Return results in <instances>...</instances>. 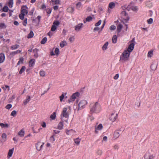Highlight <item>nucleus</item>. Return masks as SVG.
I'll use <instances>...</instances> for the list:
<instances>
[{"instance_id": "nucleus-1", "label": "nucleus", "mask_w": 159, "mask_h": 159, "mask_svg": "<svg viewBox=\"0 0 159 159\" xmlns=\"http://www.w3.org/2000/svg\"><path fill=\"white\" fill-rule=\"evenodd\" d=\"M100 104L98 102H96L90 107V111L92 113H98L101 110Z\"/></svg>"}, {"instance_id": "nucleus-2", "label": "nucleus", "mask_w": 159, "mask_h": 159, "mask_svg": "<svg viewBox=\"0 0 159 159\" xmlns=\"http://www.w3.org/2000/svg\"><path fill=\"white\" fill-rule=\"evenodd\" d=\"M130 53L124 51L120 57V61L122 62H125L129 60Z\"/></svg>"}, {"instance_id": "nucleus-3", "label": "nucleus", "mask_w": 159, "mask_h": 159, "mask_svg": "<svg viewBox=\"0 0 159 159\" xmlns=\"http://www.w3.org/2000/svg\"><path fill=\"white\" fill-rule=\"evenodd\" d=\"M67 108H64L63 109L62 111L61 112V119H62L63 117L68 118L69 116V114L67 111Z\"/></svg>"}, {"instance_id": "nucleus-4", "label": "nucleus", "mask_w": 159, "mask_h": 159, "mask_svg": "<svg viewBox=\"0 0 159 159\" xmlns=\"http://www.w3.org/2000/svg\"><path fill=\"white\" fill-rule=\"evenodd\" d=\"M87 104V102L85 100L80 101L78 104V110L83 109L84 106Z\"/></svg>"}, {"instance_id": "nucleus-5", "label": "nucleus", "mask_w": 159, "mask_h": 159, "mask_svg": "<svg viewBox=\"0 0 159 159\" xmlns=\"http://www.w3.org/2000/svg\"><path fill=\"white\" fill-rule=\"evenodd\" d=\"M79 95L80 93L79 92H76L73 93L72 95L71 98L68 100V101L70 103V102H74L76 98L79 96Z\"/></svg>"}, {"instance_id": "nucleus-6", "label": "nucleus", "mask_w": 159, "mask_h": 159, "mask_svg": "<svg viewBox=\"0 0 159 159\" xmlns=\"http://www.w3.org/2000/svg\"><path fill=\"white\" fill-rule=\"evenodd\" d=\"M120 15L121 17L124 20L127 21L129 20V18L125 11H122Z\"/></svg>"}, {"instance_id": "nucleus-7", "label": "nucleus", "mask_w": 159, "mask_h": 159, "mask_svg": "<svg viewBox=\"0 0 159 159\" xmlns=\"http://www.w3.org/2000/svg\"><path fill=\"white\" fill-rule=\"evenodd\" d=\"M126 9L128 11H129L131 9L134 11L136 12L138 10V8L137 6H132L130 4L127 7Z\"/></svg>"}, {"instance_id": "nucleus-8", "label": "nucleus", "mask_w": 159, "mask_h": 159, "mask_svg": "<svg viewBox=\"0 0 159 159\" xmlns=\"http://www.w3.org/2000/svg\"><path fill=\"white\" fill-rule=\"evenodd\" d=\"M60 23L57 20H55L54 21L53 25H52L51 29V30L52 31H54L57 29V26L59 25Z\"/></svg>"}, {"instance_id": "nucleus-9", "label": "nucleus", "mask_w": 159, "mask_h": 159, "mask_svg": "<svg viewBox=\"0 0 159 159\" xmlns=\"http://www.w3.org/2000/svg\"><path fill=\"white\" fill-rule=\"evenodd\" d=\"M134 43H131L130 45L129 46L127 49L125 50V51H126L130 53L134 49Z\"/></svg>"}, {"instance_id": "nucleus-10", "label": "nucleus", "mask_w": 159, "mask_h": 159, "mask_svg": "<svg viewBox=\"0 0 159 159\" xmlns=\"http://www.w3.org/2000/svg\"><path fill=\"white\" fill-rule=\"evenodd\" d=\"M44 144V143H42L41 142H39L37 143L36 146V148L37 150L39 151H40L42 149Z\"/></svg>"}, {"instance_id": "nucleus-11", "label": "nucleus", "mask_w": 159, "mask_h": 159, "mask_svg": "<svg viewBox=\"0 0 159 159\" xmlns=\"http://www.w3.org/2000/svg\"><path fill=\"white\" fill-rule=\"evenodd\" d=\"M155 156L152 154H146L144 156L145 159H154Z\"/></svg>"}, {"instance_id": "nucleus-12", "label": "nucleus", "mask_w": 159, "mask_h": 159, "mask_svg": "<svg viewBox=\"0 0 159 159\" xmlns=\"http://www.w3.org/2000/svg\"><path fill=\"white\" fill-rule=\"evenodd\" d=\"M117 116V114L112 113L110 117V119L111 121L114 122L116 120Z\"/></svg>"}, {"instance_id": "nucleus-13", "label": "nucleus", "mask_w": 159, "mask_h": 159, "mask_svg": "<svg viewBox=\"0 0 159 159\" xmlns=\"http://www.w3.org/2000/svg\"><path fill=\"white\" fill-rule=\"evenodd\" d=\"M103 126L102 124H100L97 127L95 128V132L96 133H98L99 130H100L102 129Z\"/></svg>"}, {"instance_id": "nucleus-14", "label": "nucleus", "mask_w": 159, "mask_h": 159, "mask_svg": "<svg viewBox=\"0 0 159 159\" xmlns=\"http://www.w3.org/2000/svg\"><path fill=\"white\" fill-rule=\"evenodd\" d=\"M14 150V148H13L11 149H9V151L8 153L7 157L8 158H9L12 156V154L13 153Z\"/></svg>"}, {"instance_id": "nucleus-15", "label": "nucleus", "mask_w": 159, "mask_h": 159, "mask_svg": "<svg viewBox=\"0 0 159 159\" xmlns=\"http://www.w3.org/2000/svg\"><path fill=\"white\" fill-rule=\"evenodd\" d=\"M7 136L5 133L2 134V139L1 140V142L2 143H3L5 142L6 140Z\"/></svg>"}, {"instance_id": "nucleus-16", "label": "nucleus", "mask_w": 159, "mask_h": 159, "mask_svg": "<svg viewBox=\"0 0 159 159\" xmlns=\"http://www.w3.org/2000/svg\"><path fill=\"white\" fill-rule=\"evenodd\" d=\"M5 56L4 54L0 53V63H2L5 60Z\"/></svg>"}, {"instance_id": "nucleus-17", "label": "nucleus", "mask_w": 159, "mask_h": 159, "mask_svg": "<svg viewBox=\"0 0 159 159\" xmlns=\"http://www.w3.org/2000/svg\"><path fill=\"white\" fill-rule=\"evenodd\" d=\"M83 25L82 23H80L75 27V30L77 31H80Z\"/></svg>"}, {"instance_id": "nucleus-18", "label": "nucleus", "mask_w": 159, "mask_h": 159, "mask_svg": "<svg viewBox=\"0 0 159 159\" xmlns=\"http://www.w3.org/2000/svg\"><path fill=\"white\" fill-rule=\"evenodd\" d=\"M30 96H28L26 97V99L24 101L23 104L24 105H26L27 103L30 101Z\"/></svg>"}, {"instance_id": "nucleus-19", "label": "nucleus", "mask_w": 159, "mask_h": 159, "mask_svg": "<svg viewBox=\"0 0 159 159\" xmlns=\"http://www.w3.org/2000/svg\"><path fill=\"white\" fill-rule=\"evenodd\" d=\"M35 60L34 59L30 60L29 62V66L30 67H32L35 63Z\"/></svg>"}, {"instance_id": "nucleus-20", "label": "nucleus", "mask_w": 159, "mask_h": 159, "mask_svg": "<svg viewBox=\"0 0 159 159\" xmlns=\"http://www.w3.org/2000/svg\"><path fill=\"white\" fill-rule=\"evenodd\" d=\"M93 18L91 16H88L85 20H83L84 23H85L87 22H90L92 20Z\"/></svg>"}, {"instance_id": "nucleus-21", "label": "nucleus", "mask_w": 159, "mask_h": 159, "mask_svg": "<svg viewBox=\"0 0 159 159\" xmlns=\"http://www.w3.org/2000/svg\"><path fill=\"white\" fill-rule=\"evenodd\" d=\"M63 122H60L57 126V129L59 130H61L63 128Z\"/></svg>"}, {"instance_id": "nucleus-22", "label": "nucleus", "mask_w": 159, "mask_h": 159, "mask_svg": "<svg viewBox=\"0 0 159 159\" xmlns=\"http://www.w3.org/2000/svg\"><path fill=\"white\" fill-rule=\"evenodd\" d=\"M25 7V6H23V7L21 8V13L24 15L25 14H27L28 13L27 10L24 8Z\"/></svg>"}, {"instance_id": "nucleus-23", "label": "nucleus", "mask_w": 159, "mask_h": 159, "mask_svg": "<svg viewBox=\"0 0 159 159\" xmlns=\"http://www.w3.org/2000/svg\"><path fill=\"white\" fill-rule=\"evenodd\" d=\"M57 113L56 112H54L50 116V118L52 120H54L55 119Z\"/></svg>"}, {"instance_id": "nucleus-24", "label": "nucleus", "mask_w": 159, "mask_h": 159, "mask_svg": "<svg viewBox=\"0 0 159 159\" xmlns=\"http://www.w3.org/2000/svg\"><path fill=\"white\" fill-rule=\"evenodd\" d=\"M108 44V42H107L103 46L102 48L103 51H105L107 49Z\"/></svg>"}, {"instance_id": "nucleus-25", "label": "nucleus", "mask_w": 159, "mask_h": 159, "mask_svg": "<svg viewBox=\"0 0 159 159\" xmlns=\"http://www.w3.org/2000/svg\"><path fill=\"white\" fill-rule=\"evenodd\" d=\"M123 25L121 24H119L117 26V30L118 32H120L121 31L123 28Z\"/></svg>"}, {"instance_id": "nucleus-26", "label": "nucleus", "mask_w": 159, "mask_h": 159, "mask_svg": "<svg viewBox=\"0 0 159 159\" xmlns=\"http://www.w3.org/2000/svg\"><path fill=\"white\" fill-rule=\"evenodd\" d=\"M115 4L113 2H111L109 3L108 7L111 9H113L115 7Z\"/></svg>"}, {"instance_id": "nucleus-27", "label": "nucleus", "mask_w": 159, "mask_h": 159, "mask_svg": "<svg viewBox=\"0 0 159 159\" xmlns=\"http://www.w3.org/2000/svg\"><path fill=\"white\" fill-rule=\"evenodd\" d=\"M67 43L66 41L64 40L61 42L60 43V46L61 48H63L67 45Z\"/></svg>"}, {"instance_id": "nucleus-28", "label": "nucleus", "mask_w": 159, "mask_h": 159, "mask_svg": "<svg viewBox=\"0 0 159 159\" xmlns=\"http://www.w3.org/2000/svg\"><path fill=\"white\" fill-rule=\"evenodd\" d=\"M25 132L22 129L18 133V135L20 137H23L24 136Z\"/></svg>"}, {"instance_id": "nucleus-29", "label": "nucleus", "mask_w": 159, "mask_h": 159, "mask_svg": "<svg viewBox=\"0 0 159 159\" xmlns=\"http://www.w3.org/2000/svg\"><path fill=\"white\" fill-rule=\"evenodd\" d=\"M67 10L68 12L72 13L74 11V8L72 7H69L67 9Z\"/></svg>"}, {"instance_id": "nucleus-30", "label": "nucleus", "mask_w": 159, "mask_h": 159, "mask_svg": "<svg viewBox=\"0 0 159 159\" xmlns=\"http://www.w3.org/2000/svg\"><path fill=\"white\" fill-rule=\"evenodd\" d=\"M114 137L115 139L117 138L120 136V133L118 131L115 132L114 134Z\"/></svg>"}, {"instance_id": "nucleus-31", "label": "nucleus", "mask_w": 159, "mask_h": 159, "mask_svg": "<svg viewBox=\"0 0 159 159\" xmlns=\"http://www.w3.org/2000/svg\"><path fill=\"white\" fill-rule=\"evenodd\" d=\"M21 51L20 50H17L16 51L13 52H11L10 53V55H12V56H14L15 54H17L18 53H20Z\"/></svg>"}, {"instance_id": "nucleus-32", "label": "nucleus", "mask_w": 159, "mask_h": 159, "mask_svg": "<svg viewBox=\"0 0 159 159\" xmlns=\"http://www.w3.org/2000/svg\"><path fill=\"white\" fill-rule=\"evenodd\" d=\"M117 37L116 35H114L112 38V41L113 43H116L117 41Z\"/></svg>"}, {"instance_id": "nucleus-33", "label": "nucleus", "mask_w": 159, "mask_h": 159, "mask_svg": "<svg viewBox=\"0 0 159 159\" xmlns=\"http://www.w3.org/2000/svg\"><path fill=\"white\" fill-rule=\"evenodd\" d=\"M51 2L52 3L53 5L60 3L59 0H52Z\"/></svg>"}, {"instance_id": "nucleus-34", "label": "nucleus", "mask_w": 159, "mask_h": 159, "mask_svg": "<svg viewBox=\"0 0 159 159\" xmlns=\"http://www.w3.org/2000/svg\"><path fill=\"white\" fill-rule=\"evenodd\" d=\"M74 141L75 143H76L77 145H78L80 144V139L79 138H77L76 139H74Z\"/></svg>"}, {"instance_id": "nucleus-35", "label": "nucleus", "mask_w": 159, "mask_h": 159, "mask_svg": "<svg viewBox=\"0 0 159 159\" xmlns=\"http://www.w3.org/2000/svg\"><path fill=\"white\" fill-rule=\"evenodd\" d=\"M19 47V45L18 44H16L12 46L11 47V49L12 50H15L18 48Z\"/></svg>"}, {"instance_id": "nucleus-36", "label": "nucleus", "mask_w": 159, "mask_h": 159, "mask_svg": "<svg viewBox=\"0 0 159 159\" xmlns=\"http://www.w3.org/2000/svg\"><path fill=\"white\" fill-rule=\"evenodd\" d=\"M39 74L41 76L44 77L45 76L46 73L44 71L41 70L39 72Z\"/></svg>"}, {"instance_id": "nucleus-37", "label": "nucleus", "mask_w": 159, "mask_h": 159, "mask_svg": "<svg viewBox=\"0 0 159 159\" xmlns=\"http://www.w3.org/2000/svg\"><path fill=\"white\" fill-rule=\"evenodd\" d=\"M24 60V58L23 57H21L19 59V61L17 63V65H19L20 64L23 63Z\"/></svg>"}, {"instance_id": "nucleus-38", "label": "nucleus", "mask_w": 159, "mask_h": 159, "mask_svg": "<svg viewBox=\"0 0 159 159\" xmlns=\"http://www.w3.org/2000/svg\"><path fill=\"white\" fill-rule=\"evenodd\" d=\"M34 35V33L32 31H30V33L28 35V38H32Z\"/></svg>"}, {"instance_id": "nucleus-39", "label": "nucleus", "mask_w": 159, "mask_h": 159, "mask_svg": "<svg viewBox=\"0 0 159 159\" xmlns=\"http://www.w3.org/2000/svg\"><path fill=\"white\" fill-rule=\"evenodd\" d=\"M25 69V66H23L19 72V73L20 74H21L23 72H24Z\"/></svg>"}, {"instance_id": "nucleus-40", "label": "nucleus", "mask_w": 159, "mask_h": 159, "mask_svg": "<svg viewBox=\"0 0 159 159\" xmlns=\"http://www.w3.org/2000/svg\"><path fill=\"white\" fill-rule=\"evenodd\" d=\"M47 41V38L46 37L44 38L41 41V43L43 44H45Z\"/></svg>"}, {"instance_id": "nucleus-41", "label": "nucleus", "mask_w": 159, "mask_h": 159, "mask_svg": "<svg viewBox=\"0 0 159 159\" xmlns=\"http://www.w3.org/2000/svg\"><path fill=\"white\" fill-rule=\"evenodd\" d=\"M13 0H10L8 3L9 7H12L13 6Z\"/></svg>"}, {"instance_id": "nucleus-42", "label": "nucleus", "mask_w": 159, "mask_h": 159, "mask_svg": "<svg viewBox=\"0 0 159 159\" xmlns=\"http://www.w3.org/2000/svg\"><path fill=\"white\" fill-rule=\"evenodd\" d=\"M0 126L2 127L8 128L9 126V125L7 124H4L2 123H0Z\"/></svg>"}, {"instance_id": "nucleus-43", "label": "nucleus", "mask_w": 159, "mask_h": 159, "mask_svg": "<svg viewBox=\"0 0 159 159\" xmlns=\"http://www.w3.org/2000/svg\"><path fill=\"white\" fill-rule=\"evenodd\" d=\"M17 114V112L15 111H13L11 113V116H16Z\"/></svg>"}, {"instance_id": "nucleus-44", "label": "nucleus", "mask_w": 159, "mask_h": 159, "mask_svg": "<svg viewBox=\"0 0 159 159\" xmlns=\"http://www.w3.org/2000/svg\"><path fill=\"white\" fill-rule=\"evenodd\" d=\"M156 66L154 63H152L151 66V69L152 70H155L156 69Z\"/></svg>"}, {"instance_id": "nucleus-45", "label": "nucleus", "mask_w": 159, "mask_h": 159, "mask_svg": "<svg viewBox=\"0 0 159 159\" xmlns=\"http://www.w3.org/2000/svg\"><path fill=\"white\" fill-rule=\"evenodd\" d=\"M153 54V51H150L148 52V57H151Z\"/></svg>"}, {"instance_id": "nucleus-46", "label": "nucleus", "mask_w": 159, "mask_h": 159, "mask_svg": "<svg viewBox=\"0 0 159 159\" xmlns=\"http://www.w3.org/2000/svg\"><path fill=\"white\" fill-rule=\"evenodd\" d=\"M153 20L152 18H150L149 19L147 20V22L149 24H151L153 23Z\"/></svg>"}, {"instance_id": "nucleus-47", "label": "nucleus", "mask_w": 159, "mask_h": 159, "mask_svg": "<svg viewBox=\"0 0 159 159\" xmlns=\"http://www.w3.org/2000/svg\"><path fill=\"white\" fill-rule=\"evenodd\" d=\"M3 11L5 12H7L8 10V8L7 6H4L3 8Z\"/></svg>"}, {"instance_id": "nucleus-48", "label": "nucleus", "mask_w": 159, "mask_h": 159, "mask_svg": "<svg viewBox=\"0 0 159 159\" xmlns=\"http://www.w3.org/2000/svg\"><path fill=\"white\" fill-rule=\"evenodd\" d=\"M54 52L56 55H58L59 53V49L58 48H56Z\"/></svg>"}, {"instance_id": "nucleus-49", "label": "nucleus", "mask_w": 159, "mask_h": 159, "mask_svg": "<svg viewBox=\"0 0 159 159\" xmlns=\"http://www.w3.org/2000/svg\"><path fill=\"white\" fill-rule=\"evenodd\" d=\"M50 141L51 142H52V143H53L54 141L55 140V139L54 138V135L50 137Z\"/></svg>"}, {"instance_id": "nucleus-50", "label": "nucleus", "mask_w": 159, "mask_h": 159, "mask_svg": "<svg viewBox=\"0 0 159 159\" xmlns=\"http://www.w3.org/2000/svg\"><path fill=\"white\" fill-rule=\"evenodd\" d=\"M81 4L80 2H78L77 4L76 5V7L77 9H79L81 7Z\"/></svg>"}, {"instance_id": "nucleus-51", "label": "nucleus", "mask_w": 159, "mask_h": 159, "mask_svg": "<svg viewBox=\"0 0 159 159\" xmlns=\"http://www.w3.org/2000/svg\"><path fill=\"white\" fill-rule=\"evenodd\" d=\"M6 26L5 25L4 23H0V27L1 28H6Z\"/></svg>"}, {"instance_id": "nucleus-52", "label": "nucleus", "mask_w": 159, "mask_h": 159, "mask_svg": "<svg viewBox=\"0 0 159 159\" xmlns=\"http://www.w3.org/2000/svg\"><path fill=\"white\" fill-rule=\"evenodd\" d=\"M101 22L102 20H99L97 23L95 24V26L97 27L99 26L101 24Z\"/></svg>"}, {"instance_id": "nucleus-53", "label": "nucleus", "mask_w": 159, "mask_h": 159, "mask_svg": "<svg viewBox=\"0 0 159 159\" xmlns=\"http://www.w3.org/2000/svg\"><path fill=\"white\" fill-rule=\"evenodd\" d=\"M12 107V105L11 104H9L7 105L6 107V108L8 109H9L10 108Z\"/></svg>"}, {"instance_id": "nucleus-54", "label": "nucleus", "mask_w": 159, "mask_h": 159, "mask_svg": "<svg viewBox=\"0 0 159 159\" xmlns=\"http://www.w3.org/2000/svg\"><path fill=\"white\" fill-rule=\"evenodd\" d=\"M24 15L21 13V14H20L19 16L20 19L23 20L24 19Z\"/></svg>"}, {"instance_id": "nucleus-55", "label": "nucleus", "mask_w": 159, "mask_h": 159, "mask_svg": "<svg viewBox=\"0 0 159 159\" xmlns=\"http://www.w3.org/2000/svg\"><path fill=\"white\" fill-rule=\"evenodd\" d=\"M70 41L71 42H73L75 39V38L74 36L70 37L69 38Z\"/></svg>"}, {"instance_id": "nucleus-56", "label": "nucleus", "mask_w": 159, "mask_h": 159, "mask_svg": "<svg viewBox=\"0 0 159 159\" xmlns=\"http://www.w3.org/2000/svg\"><path fill=\"white\" fill-rule=\"evenodd\" d=\"M73 131V129H70V130H68V129H66V134L67 135H70V133H70V131Z\"/></svg>"}, {"instance_id": "nucleus-57", "label": "nucleus", "mask_w": 159, "mask_h": 159, "mask_svg": "<svg viewBox=\"0 0 159 159\" xmlns=\"http://www.w3.org/2000/svg\"><path fill=\"white\" fill-rule=\"evenodd\" d=\"M116 28V27L114 25H111L110 28V29L111 30H115Z\"/></svg>"}, {"instance_id": "nucleus-58", "label": "nucleus", "mask_w": 159, "mask_h": 159, "mask_svg": "<svg viewBox=\"0 0 159 159\" xmlns=\"http://www.w3.org/2000/svg\"><path fill=\"white\" fill-rule=\"evenodd\" d=\"M64 94H62L60 97V101L61 102L63 99L64 98Z\"/></svg>"}, {"instance_id": "nucleus-59", "label": "nucleus", "mask_w": 159, "mask_h": 159, "mask_svg": "<svg viewBox=\"0 0 159 159\" xmlns=\"http://www.w3.org/2000/svg\"><path fill=\"white\" fill-rule=\"evenodd\" d=\"M97 154L99 155H101L102 154V151L101 150H98L97 152Z\"/></svg>"}, {"instance_id": "nucleus-60", "label": "nucleus", "mask_w": 159, "mask_h": 159, "mask_svg": "<svg viewBox=\"0 0 159 159\" xmlns=\"http://www.w3.org/2000/svg\"><path fill=\"white\" fill-rule=\"evenodd\" d=\"M119 77V74H116L115 76L114 77V79L115 80H117Z\"/></svg>"}, {"instance_id": "nucleus-61", "label": "nucleus", "mask_w": 159, "mask_h": 159, "mask_svg": "<svg viewBox=\"0 0 159 159\" xmlns=\"http://www.w3.org/2000/svg\"><path fill=\"white\" fill-rule=\"evenodd\" d=\"M27 23V19H25L24 20V22L23 23V25H24L25 26L26 25Z\"/></svg>"}, {"instance_id": "nucleus-62", "label": "nucleus", "mask_w": 159, "mask_h": 159, "mask_svg": "<svg viewBox=\"0 0 159 159\" xmlns=\"http://www.w3.org/2000/svg\"><path fill=\"white\" fill-rule=\"evenodd\" d=\"M52 11V10L50 9H48L47 10V12L48 14H50L51 13Z\"/></svg>"}, {"instance_id": "nucleus-63", "label": "nucleus", "mask_w": 159, "mask_h": 159, "mask_svg": "<svg viewBox=\"0 0 159 159\" xmlns=\"http://www.w3.org/2000/svg\"><path fill=\"white\" fill-rule=\"evenodd\" d=\"M41 125L43 128H45L46 126V123L44 122L41 124Z\"/></svg>"}, {"instance_id": "nucleus-64", "label": "nucleus", "mask_w": 159, "mask_h": 159, "mask_svg": "<svg viewBox=\"0 0 159 159\" xmlns=\"http://www.w3.org/2000/svg\"><path fill=\"white\" fill-rule=\"evenodd\" d=\"M38 49L37 48H35L33 50V51L34 53H37L38 52Z\"/></svg>"}]
</instances>
